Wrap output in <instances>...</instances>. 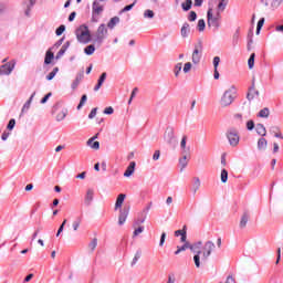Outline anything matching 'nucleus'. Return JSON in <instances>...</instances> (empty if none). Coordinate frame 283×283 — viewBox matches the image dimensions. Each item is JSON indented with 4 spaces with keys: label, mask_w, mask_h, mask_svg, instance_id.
<instances>
[{
    "label": "nucleus",
    "mask_w": 283,
    "mask_h": 283,
    "mask_svg": "<svg viewBox=\"0 0 283 283\" xmlns=\"http://www.w3.org/2000/svg\"><path fill=\"white\" fill-rule=\"evenodd\" d=\"M213 249H216V243H213V241H207L203 244L202 250L197 252V254L193 256L195 265L197 266V269H200V255L202 262H207Z\"/></svg>",
    "instance_id": "nucleus-1"
},
{
    "label": "nucleus",
    "mask_w": 283,
    "mask_h": 283,
    "mask_svg": "<svg viewBox=\"0 0 283 283\" xmlns=\"http://www.w3.org/2000/svg\"><path fill=\"white\" fill-rule=\"evenodd\" d=\"M233 101H235V87L231 86L227 91H224L223 95L220 98L221 107H229L232 105Z\"/></svg>",
    "instance_id": "nucleus-2"
},
{
    "label": "nucleus",
    "mask_w": 283,
    "mask_h": 283,
    "mask_svg": "<svg viewBox=\"0 0 283 283\" xmlns=\"http://www.w3.org/2000/svg\"><path fill=\"white\" fill-rule=\"evenodd\" d=\"M222 19V15L220 14V11H217L213 13V9L209 8L207 12V23L209 28H220V21Z\"/></svg>",
    "instance_id": "nucleus-3"
},
{
    "label": "nucleus",
    "mask_w": 283,
    "mask_h": 283,
    "mask_svg": "<svg viewBox=\"0 0 283 283\" xmlns=\"http://www.w3.org/2000/svg\"><path fill=\"white\" fill-rule=\"evenodd\" d=\"M53 114L57 122L65 120V116H67V108H65L63 104L57 103L53 107Z\"/></svg>",
    "instance_id": "nucleus-4"
},
{
    "label": "nucleus",
    "mask_w": 283,
    "mask_h": 283,
    "mask_svg": "<svg viewBox=\"0 0 283 283\" xmlns=\"http://www.w3.org/2000/svg\"><path fill=\"white\" fill-rule=\"evenodd\" d=\"M227 137L232 147H238V145L240 144V135H238V130H228Z\"/></svg>",
    "instance_id": "nucleus-5"
},
{
    "label": "nucleus",
    "mask_w": 283,
    "mask_h": 283,
    "mask_svg": "<svg viewBox=\"0 0 283 283\" xmlns=\"http://www.w3.org/2000/svg\"><path fill=\"white\" fill-rule=\"evenodd\" d=\"M76 36L80 43H90V30H87V28L78 29L76 31Z\"/></svg>",
    "instance_id": "nucleus-6"
},
{
    "label": "nucleus",
    "mask_w": 283,
    "mask_h": 283,
    "mask_svg": "<svg viewBox=\"0 0 283 283\" xmlns=\"http://www.w3.org/2000/svg\"><path fill=\"white\" fill-rule=\"evenodd\" d=\"M201 59H202V43H199L198 45L195 46V50L192 52V63H195V65H198Z\"/></svg>",
    "instance_id": "nucleus-7"
},
{
    "label": "nucleus",
    "mask_w": 283,
    "mask_h": 283,
    "mask_svg": "<svg viewBox=\"0 0 283 283\" xmlns=\"http://www.w3.org/2000/svg\"><path fill=\"white\" fill-rule=\"evenodd\" d=\"M105 36H107V27H105V24H101L96 31V41H98V43H103V39H105Z\"/></svg>",
    "instance_id": "nucleus-8"
},
{
    "label": "nucleus",
    "mask_w": 283,
    "mask_h": 283,
    "mask_svg": "<svg viewBox=\"0 0 283 283\" xmlns=\"http://www.w3.org/2000/svg\"><path fill=\"white\" fill-rule=\"evenodd\" d=\"M164 138L168 145H174L176 143V136L174 135V128H167Z\"/></svg>",
    "instance_id": "nucleus-9"
},
{
    "label": "nucleus",
    "mask_w": 283,
    "mask_h": 283,
    "mask_svg": "<svg viewBox=\"0 0 283 283\" xmlns=\"http://www.w3.org/2000/svg\"><path fill=\"white\" fill-rule=\"evenodd\" d=\"M260 98V92L255 90V81L252 82V86L249 90L248 93V99L250 101H258Z\"/></svg>",
    "instance_id": "nucleus-10"
},
{
    "label": "nucleus",
    "mask_w": 283,
    "mask_h": 283,
    "mask_svg": "<svg viewBox=\"0 0 283 283\" xmlns=\"http://www.w3.org/2000/svg\"><path fill=\"white\" fill-rule=\"evenodd\" d=\"M127 216H129V208H123L119 210L118 224L123 226L127 222Z\"/></svg>",
    "instance_id": "nucleus-11"
},
{
    "label": "nucleus",
    "mask_w": 283,
    "mask_h": 283,
    "mask_svg": "<svg viewBox=\"0 0 283 283\" xmlns=\"http://www.w3.org/2000/svg\"><path fill=\"white\" fill-rule=\"evenodd\" d=\"M12 70H14V64L7 63L0 67V74L8 76L12 74Z\"/></svg>",
    "instance_id": "nucleus-12"
},
{
    "label": "nucleus",
    "mask_w": 283,
    "mask_h": 283,
    "mask_svg": "<svg viewBox=\"0 0 283 283\" xmlns=\"http://www.w3.org/2000/svg\"><path fill=\"white\" fill-rule=\"evenodd\" d=\"M92 10H93V17H98L102 14L104 8H103V4L98 3V1H94Z\"/></svg>",
    "instance_id": "nucleus-13"
},
{
    "label": "nucleus",
    "mask_w": 283,
    "mask_h": 283,
    "mask_svg": "<svg viewBox=\"0 0 283 283\" xmlns=\"http://www.w3.org/2000/svg\"><path fill=\"white\" fill-rule=\"evenodd\" d=\"M127 196L125 193H120L117 196L116 202H115V211H118V209H123V202H125V198Z\"/></svg>",
    "instance_id": "nucleus-14"
},
{
    "label": "nucleus",
    "mask_w": 283,
    "mask_h": 283,
    "mask_svg": "<svg viewBox=\"0 0 283 283\" xmlns=\"http://www.w3.org/2000/svg\"><path fill=\"white\" fill-rule=\"evenodd\" d=\"M135 170H136V161H130L129 166L127 167V169L124 172V176L126 178H129V176H132Z\"/></svg>",
    "instance_id": "nucleus-15"
},
{
    "label": "nucleus",
    "mask_w": 283,
    "mask_h": 283,
    "mask_svg": "<svg viewBox=\"0 0 283 283\" xmlns=\"http://www.w3.org/2000/svg\"><path fill=\"white\" fill-rule=\"evenodd\" d=\"M105 78H107V73L104 72L99 76L97 84L94 87V92H98V90H101V87H103V83H105Z\"/></svg>",
    "instance_id": "nucleus-16"
},
{
    "label": "nucleus",
    "mask_w": 283,
    "mask_h": 283,
    "mask_svg": "<svg viewBox=\"0 0 283 283\" xmlns=\"http://www.w3.org/2000/svg\"><path fill=\"white\" fill-rule=\"evenodd\" d=\"M189 32H191L189 23L185 22L184 25L181 27V36L184 39H187L189 36Z\"/></svg>",
    "instance_id": "nucleus-17"
},
{
    "label": "nucleus",
    "mask_w": 283,
    "mask_h": 283,
    "mask_svg": "<svg viewBox=\"0 0 283 283\" xmlns=\"http://www.w3.org/2000/svg\"><path fill=\"white\" fill-rule=\"evenodd\" d=\"M184 247H185L186 250L190 249V251H196V249H200V247H202V241H199L198 243H196L193 245L190 244L188 241H186L184 243Z\"/></svg>",
    "instance_id": "nucleus-18"
},
{
    "label": "nucleus",
    "mask_w": 283,
    "mask_h": 283,
    "mask_svg": "<svg viewBox=\"0 0 283 283\" xmlns=\"http://www.w3.org/2000/svg\"><path fill=\"white\" fill-rule=\"evenodd\" d=\"M201 181H200V178L199 177H195L193 178V182H192V192L193 193H198V190L200 189L201 187Z\"/></svg>",
    "instance_id": "nucleus-19"
},
{
    "label": "nucleus",
    "mask_w": 283,
    "mask_h": 283,
    "mask_svg": "<svg viewBox=\"0 0 283 283\" xmlns=\"http://www.w3.org/2000/svg\"><path fill=\"white\" fill-rule=\"evenodd\" d=\"M118 23H120V18L114 17L107 23V28H109V30H114V28H116V25H118Z\"/></svg>",
    "instance_id": "nucleus-20"
},
{
    "label": "nucleus",
    "mask_w": 283,
    "mask_h": 283,
    "mask_svg": "<svg viewBox=\"0 0 283 283\" xmlns=\"http://www.w3.org/2000/svg\"><path fill=\"white\" fill-rule=\"evenodd\" d=\"M92 200H94V189H88L85 196L86 205H92Z\"/></svg>",
    "instance_id": "nucleus-21"
},
{
    "label": "nucleus",
    "mask_w": 283,
    "mask_h": 283,
    "mask_svg": "<svg viewBox=\"0 0 283 283\" xmlns=\"http://www.w3.org/2000/svg\"><path fill=\"white\" fill-rule=\"evenodd\" d=\"M255 129L259 136H266V128L264 127L263 124H256Z\"/></svg>",
    "instance_id": "nucleus-22"
},
{
    "label": "nucleus",
    "mask_w": 283,
    "mask_h": 283,
    "mask_svg": "<svg viewBox=\"0 0 283 283\" xmlns=\"http://www.w3.org/2000/svg\"><path fill=\"white\" fill-rule=\"evenodd\" d=\"M34 96H36V93H33L31 95V97L29 98V101L25 102V104L22 107V114H24V112H28V109H30V105H32V101H33Z\"/></svg>",
    "instance_id": "nucleus-23"
},
{
    "label": "nucleus",
    "mask_w": 283,
    "mask_h": 283,
    "mask_svg": "<svg viewBox=\"0 0 283 283\" xmlns=\"http://www.w3.org/2000/svg\"><path fill=\"white\" fill-rule=\"evenodd\" d=\"M271 115V111H269L268 107L261 109L258 114L259 118H269V116Z\"/></svg>",
    "instance_id": "nucleus-24"
},
{
    "label": "nucleus",
    "mask_w": 283,
    "mask_h": 283,
    "mask_svg": "<svg viewBox=\"0 0 283 283\" xmlns=\"http://www.w3.org/2000/svg\"><path fill=\"white\" fill-rule=\"evenodd\" d=\"M53 60H54V53H52V51H48L44 57L45 65H50V63H52Z\"/></svg>",
    "instance_id": "nucleus-25"
},
{
    "label": "nucleus",
    "mask_w": 283,
    "mask_h": 283,
    "mask_svg": "<svg viewBox=\"0 0 283 283\" xmlns=\"http://www.w3.org/2000/svg\"><path fill=\"white\" fill-rule=\"evenodd\" d=\"M270 133L275 136V138H282V133L280 132V127L277 126H272L270 128Z\"/></svg>",
    "instance_id": "nucleus-26"
},
{
    "label": "nucleus",
    "mask_w": 283,
    "mask_h": 283,
    "mask_svg": "<svg viewBox=\"0 0 283 283\" xmlns=\"http://www.w3.org/2000/svg\"><path fill=\"white\" fill-rule=\"evenodd\" d=\"M191 6H193V1L186 0L184 3H181V8L185 12H189L191 10Z\"/></svg>",
    "instance_id": "nucleus-27"
},
{
    "label": "nucleus",
    "mask_w": 283,
    "mask_h": 283,
    "mask_svg": "<svg viewBox=\"0 0 283 283\" xmlns=\"http://www.w3.org/2000/svg\"><path fill=\"white\" fill-rule=\"evenodd\" d=\"M179 165L181 167V171L185 169V167H187V165H189V158L187 155H184L182 158L179 159Z\"/></svg>",
    "instance_id": "nucleus-28"
},
{
    "label": "nucleus",
    "mask_w": 283,
    "mask_h": 283,
    "mask_svg": "<svg viewBox=\"0 0 283 283\" xmlns=\"http://www.w3.org/2000/svg\"><path fill=\"white\" fill-rule=\"evenodd\" d=\"M85 54H87L88 56H92V54H94V52H96V48L94 46V44H90L84 49Z\"/></svg>",
    "instance_id": "nucleus-29"
},
{
    "label": "nucleus",
    "mask_w": 283,
    "mask_h": 283,
    "mask_svg": "<svg viewBox=\"0 0 283 283\" xmlns=\"http://www.w3.org/2000/svg\"><path fill=\"white\" fill-rule=\"evenodd\" d=\"M247 222H249V213H243L240 221L241 229H244L247 227Z\"/></svg>",
    "instance_id": "nucleus-30"
},
{
    "label": "nucleus",
    "mask_w": 283,
    "mask_h": 283,
    "mask_svg": "<svg viewBox=\"0 0 283 283\" xmlns=\"http://www.w3.org/2000/svg\"><path fill=\"white\" fill-rule=\"evenodd\" d=\"M248 65L250 70H253V65H255V53H252L248 60Z\"/></svg>",
    "instance_id": "nucleus-31"
},
{
    "label": "nucleus",
    "mask_w": 283,
    "mask_h": 283,
    "mask_svg": "<svg viewBox=\"0 0 283 283\" xmlns=\"http://www.w3.org/2000/svg\"><path fill=\"white\" fill-rule=\"evenodd\" d=\"M56 74H59V67H54L53 71L46 75V81H52Z\"/></svg>",
    "instance_id": "nucleus-32"
},
{
    "label": "nucleus",
    "mask_w": 283,
    "mask_h": 283,
    "mask_svg": "<svg viewBox=\"0 0 283 283\" xmlns=\"http://www.w3.org/2000/svg\"><path fill=\"white\" fill-rule=\"evenodd\" d=\"M266 139L265 138H260L259 142H258V147L259 149H266Z\"/></svg>",
    "instance_id": "nucleus-33"
},
{
    "label": "nucleus",
    "mask_w": 283,
    "mask_h": 283,
    "mask_svg": "<svg viewBox=\"0 0 283 283\" xmlns=\"http://www.w3.org/2000/svg\"><path fill=\"white\" fill-rule=\"evenodd\" d=\"M229 180V171L227 169L221 170V182H227Z\"/></svg>",
    "instance_id": "nucleus-34"
},
{
    "label": "nucleus",
    "mask_w": 283,
    "mask_h": 283,
    "mask_svg": "<svg viewBox=\"0 0 283 283\" xmlns=\"http://www.w3.org/2000/svg\"><path fill=\"white\" fill-rule=\"evenodd\" d=\"M85 103H87V95L86 94L82 95L80 104L77 105V109H82L83 105H85Z\"/></svg>",
    "instance_id": "nucleus-35"
},
{
    "label": "nucleus",
    "mask_w": 283,
    "mask_h": 283,
    "mask_svg": "<svg viewBox=\"0 0 283 283\" xmlns=\"http://www.w3.org/2000/svg\"><path fill=\"white\" fill-rule=\"evenodd\" d=\"M96 247H98V240H97V239H93V240L91 241V243L88 244V249H90L91 251H95V250H96Z\"/></svg>",
    "instance_id": "nucleus-36"
},
{
    "label": "nucleus",
    "mask_w": 283,
    "mask_h": 283,
    "mask_svg": "<svg viewBox=\"0 0 283 283\" xmlns=\"http://www.w3.org/2000/svg\"><path fill=\"white\" fill-rule=\"evenodd\" d=\"M226 8H227V0H221L218 4L219 12H224Z\"/></svg>",
    "instance_id": "nucleus-37"
},
{
    "label": "nucleus",
    "mask_w": 283,
    "mask_h": 283,
    "mask_svg": "<svg viewBox=\"0 0 283 283\" xmlns=\"http://www.w3.org/2000/svg\"><path fill=\"white\" fill-rule=\"evenodd\" d=\"M197 28H198L199 32H205V28H206L205 20L200 19L198 21Z\"/></svg>",
    "instance_id": "nucleus-38"
},
{
    "label": "nucleus",
    "mask_w": 283,
    "mask_h": 283,
    "mask_svg": "<svg viewBox=\"0 0 283 283\" xmlns=\"http://www.w3.org/2000/svg\"><path fill=\"white\" fill-rule=\"evenodd\" d=\"M154 15H155V13H154L153 10L147 9V10L144 12L145 19H154Z\"/></svg>",
    "instance_id": "nucleus-39"
},
{
    "label": "nucleus",
    "mask_w": 283,
    "mask_h": 283,
    "mask_svg": "<svg viewBox=\"0 0 283 283\" xmlns=\"http://www.w3.org/2000/svg\"><path fill=\"white\" fill-rule=\"evenodd\" d=\"M263 25H264V18H261L256 25V34H260V30H262Z\"/></svg>",
    "instance_id": "nucleus-40"
},
{
    "label": "nucleus",
    "mask_w": 283,
    "mask_h": 283,
    "mask_svg": "<svg viewBox=\"0 0 283 283\" xmlns=\"http://www.w3.org/2000/svg\"><path fill=\"white\" fill-rule=\"evenodd\" d=\"M144 231H145V227H139V228L135 229V231L133 232V238L140 235V233H143Z\"/></svg>",
    "instance_id": "nucleus-41"
},
{
    "label": "nucleus",
    "mask_w": 283,
    "mask_h": 283,
    "mask_svg": "<svg viewBox=\"0 0 283 283\" xmlns=\"http://www.w3.org/2000/svg\"><path fill=\"white\" fill-rule=\"evenodd\" d=\"M140 255H142L140 251H137L135 253V256H134L133 262H132V266H134L140 260Z\"/></svg>",
    "instance_id": "nucleus-42"
},
{
    "label": "nucleus",
    "mask_w": 283,
    "mask_h": 283,
    "mask_svg": "<svg viewBox=\"0 0 283 283\" xmlns=\"http://www.w3.org/2000/svg\"><path fill=\"white\" fill-rule=\"evenodd\" d=\"M198 19V14L196 11H190L188 15V21H196Z\"/></svg>",
    "instance_id": "nucleus-43"
},
{
    "label": "nucleus",
    "mask_w": 283,
    "mask_h": 283,
    "mask_svg": "<svg viewBox=\"0 0 283 283\" xmlns=\"http://www.w3.org/2000/svg\"><path fill=\"white\" fill-rule=\"evenodd\" d=\"M65 224H67V219H64L62 224L60 226L56 235H61L63 233V229H65Z\"/></svg>",
    "instance_id": "nucleus-44"
},
{
    "label": "nucleus",
    "mask_w": 283,
    "mask_h": 283,
    "mask_svg": "<svg viewBox=\"0 0 283 283\" xmlns=\"http://www.w3.org/2000/svg\"><path fill=\"white\" fill-rule=\"evenodd\" d=\"M182 71V63H177L175 66V76H178L180 72Z\"/></svg>",
    "instance_id": "nucleus-45"
},
{
    "label": "nucleus",
    "mask_w": 283,
    "mask_h": 283,
    "mask_svg": "<svg viewBox=\"0 0 283 283\" xmlns=\"http://www.w3.org/2000/svg\"><path fill=\"white\" fill-rule=\"evenodd\" d=\"M186 229H187V226H185L182 230H176V231H175L176 238H178L179 235L186 234V233H187V230H186Z\"/></svg>",
    "instance_id": "nucleus-46"
},
{
    "label": "nucleus",
    "mask_w": 283,
    "mask_h": 283,
    "mask_svg": "<svg viewBox=\"0 0 283 283\" xmlns=\"http://www.w3.org/2000/svg\"><path fill=\"white\" fill-rule=\"evenodd\" d=\"M65 32V25H60L57 29H56V31H55V33H56V35L57 36H61V34H63Z\"/></svg>",
    "instance_id": "nucleus-47"
},
{
    "label": "nucleus",
    "mask_w": 283,
    "mask_h": 283,
    "mask_svg": "<svg viewBox=\"0 0 283 283\" xmlns=\"http://www.w3.org/2000/svg\"><path fill=\"white\" fill-rule=\"evenodd\" d=\"M255 128V123L253 120H248L247 123V129H249V132L253 130Z\"/></svg>",
    "instance_id": "nucleus-48"
},
{
    "label": "nucleus",
    "mask_w": 283,
    "mask_h": 283,
    "mask_svg": "<svg viewBox=\"0 0 283 283\" xmlns=\"http://www.w3.org/2000/svg\"><path fill=\"white\" fill-rule=\"evenodd\" d=\"M15 125H17V120L10 119V120H9V124H8V126H7V128L10 129V130H12V129H14V126H15Z\"/></svg>",
    "instance_id": "nucleus-49"
},
{
    "label": "nucleus",
    "mask_w": 283,
    "mask_h": 283,
    "mask_svg": "<svg viewBox=\"0 0 283 283\" xmlns=\"http://www.w3.org/2000/svg\"><path fill=\"white\" fill-rule=\"evenodd\" d=\"M137 92H138V87H135V88L133 90V92H132V94H130V98H129V101H128V104H129V105L132 104V101H134V97L136 96Z\"/></svg>",
    "instance_id": "nucleus-50"
},
{
    "label": "nucleus",
    "mask_w": 283,
    "mask_h": 283,
    "mask_svg": "<svg viewBox=\"0 0 283 283\" xmlns=\"http://www.w3.org/2000/svg\"><path fill=\"white\" fill-rule=\"evenodd\" d=\"M81 227V219H77L73 222V230L78 231V228Z\"/></svg>",
    "instance_id": "nucleus-51"
},
{
    "label": "nucleus",
    "mask_w": 283,
    "mask_h": 283,
    "mask_svg": "<svg viewBox=\"0 0 283 283\" xmlns=\"http://www.w3.org/2000/svg\"><path fill=\"white\" fill-rule=\"evenodd\" d=\"M98 112V108L95 107L91 111V113L88 114V118H96V113Z\"/></svg>",
    "instance_id": "nucleus-52"
},
{
    "label": "nucleus",
    "mask_w": 283,
    "mask_h": 283,
    "mask_svg": "<svg viewBox=\"0 0 283 283\" xmlns=\"http://www.w3.org/2000/svg\"><path fill=\"white\" fill-rule=\"evenodd\" d=\"M88 147H91V149H99L101 144L98 142H92V144L88 145Z\"/></svg>",
    "instance_id": "nucleus-53"
},
{
    "label": "nucleus",
    "mask_w": 283,
    "mask_h": 283,
    "mask_svg": "<svg viewBox=\"0 0 283 283\" xmlns=\"http://www.w3.org/2000/svg\"><path fill=\"white\" fill-rule=\"evenodd\" d=\"M35 3L36 0H30V7H28V10L25 11L27 17H30V10Z\"/></svg>",
    "instance_id": "nucleus-54"
},
{
    "label": "nucleus",
    "mask_w": 283,
    "mask_h": 283,
    "mask_svg": "<svg viewBox=\"0 0 283 283\" xmlns=\"http://www.w3.org/2000/svg\"><path fill=\"white\" fill-rule=\"evenodd\" d=\"M190 71H191V62H188L184 65V72L185 74H187Z\"/></svg>",
    "instance_id": "nucleus-55"
},
{
    "label": "nucleus",
    "mask_w": 283,
    "mask_h": 283,
    "mask_svg": "<svg viewBox=\"0 0 283 283\" xmlns=\"http://www.w3.org/2000/svg\"><path fill=\"white\" fill-rule=\"evenodd\" d=\"M134 6H136V0L134 1V3L126 6V7L122 10V12H129V10H132V8H134Z\"/></svg>",
    "instance_id": "nucleus-56"
},
{
    "label": "nucleus",
    "mask_w": 283,
    "mask_h": 283,
    "mask_svg": "<svg viewBox=\"0 0 283 283\" xmlns=\"http://www.w3.org/2000/svg\"><path fill=\"white\" fill-rule=\"evenodd\" d=\"M219 65H220V56H214L213 57V67L218 69Z\"/></svg>",
    "instance_id": "nucleus-57"
},
{
    "label": "nucleus",
    "mask_w": 283,
    "mask_h": 283,
    "mask_svg": "<svg viewBox=\"0 0 283 283\" xmlns=\"http://www.w3.org/2000/svg\"><path fill=\"white\" fill-rule=\"evenodd\" d=\"M182 251H187V248H185V245L177 247V251H175V255H179V253H182Z\"/></svg>",
    "instance_id": "nucleus-58"
},
{
    "label": "nucleus",
    "mask_w": 283,
    "mask_h": 283,
    "mask_svg": "<svg viewBox=\"0 0 283 283\" xmlns=\"http://www.w3.org/2000/svg\"><path fill=\"white\" fill-rule=\"evenodd\" d=\"M181 149H187V136H184L181 139Z\"/></svg>",
    "instance_id": "nucleus-59"
},
{
    "label": "nucleus",
    "mask_w": 283,
    "mask_h": 283,
    "mask_svg": "<svg viewBox=\"0 0 283 283\" xmlns=\"http://www.w3.org/2000/svg\"><path fill=\"white\" fill-rule=\"evenodd\" d=\"M104 114L111 115L114 114V108L112 106H108L104 109Z\"/></svg>",
    "instance_id": "nucleus-60"
},
{
    "label": "nucleus",
    "mask_w": 283,
    "mask_h": 283,
    "mask_svg": "<svg viewBox=\"0 0 283 283\" xmlns=\"http://www.w3.org/2000/svg\"><path fill=\"white\" fill-rule=\"evenodd\" d=\"M65 52H67V49H66L65 46H62V48L60 49V51L57 52V57H59V56H63V54H65Z\"/></svg>",
    "instance_id": "nucleus-61"
},
{
    "label": "nucleus",
    "mask_w": 283,
    "mask_h": 283,
    "mask_svg": "<svg viewBox=\"0 0 283 283\" xmlns=\"http://www.w3.org/2000/svg\"><path fill=\"white\" fill-rule=\"evenodd\" d=\"M166 238H167V233L164 232V233L161 234V238H160L159 247H163V245L165 244Z\"/></svg>",
    "instance_id": "nucleus-62"
},
{
    "label": "nucleus",
    "mask_w": 283,
    "mask_h": 283,
    "mask_svg": "<svg viewBox=\"0 0 283 283\" xmlns=\"http://www.w3.org/2000/svg\"><path fill=\"white\" fill-rule=\"evenodd\" d=\"M160 158V150H156L153 155V160H159Z\"/></svg>",
    "instance_id": "nucleus-63"
},
{
    "label": "nucleus",
    "mask_w": 283,
    "mask_h": 283,
    "mask_svg": "<svg viewBox=\"0 0 283 283\" xmlns=\"http://www.w3.org/2000/svg\"><path fill=\"white\" fill-rule=\"evenodd\" d=\"M9 136H10V133L3 132V133H2V136H1V139H2V140H8Z\"/></svg>",
    "instance_id": "nucleus-64"
}]
</instances>
